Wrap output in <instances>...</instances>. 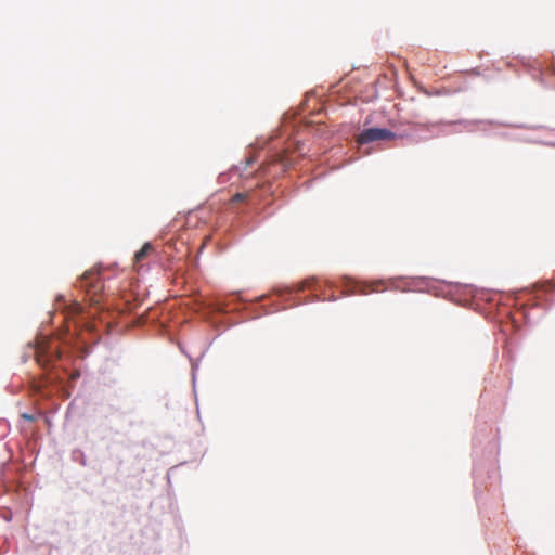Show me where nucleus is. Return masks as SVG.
I'll return each instance as SVG.
<instances>
[{
  "label": "nucleus",
  "mask_w": 555,
  "mask_h": 555,
  "mask_svg": "<svg viewBox=\"0 0 555 555\" xmlns=\"http://www.w3.org/2000/svg\"><path fill=\"white\" fill-rule=\"evenodd\" d=\"M24 417H25V418H27V420H33V417H31V416L26 415V414H24Z\"/></svg>",
  "instance_id": "1a4fd4ad"
},
{
  "label": "nucleus",
  "mask_w": 555,
  "mask_h": 555,
  "mask_svg": "<svg viewBox=\"0 0 555 555\" xmlns=\"http://www.w3.org/2000/svg\"><path fill=\"white\" fill-rule=\"evenodd\" d=\"M248 197H249V193L248 192L235 193L231 197L230 204L233 205V204H236V203L245 202Z\"/></svg>",
  "instance_id": "39448f33"
},
{
  "label": "nucleus",
  "mask_w": 555,
  "mask_h": 555,
  "mask_svg": "<svg viewBox=\"0 0 555 555\" xmlns=\"http://www.w3.org/2000/svg\"><path fill=\"white\" fill-rule=\"evenodd\" d=\"M78 376H79V373H78V372H76V373H74V374L72 375V377H73V378H76V377H78Z\"/></svg>",
  "instance_id": "6e6552de"
},
{
  "label": "nucleus",
  "mask_w": 555,
  "mask_h": 555,
  "mask_svg": "<svg viewBox=\"0 0 555 555\" xmlns=\"http://www.w3.org/2000/svg\"><path fill=\"white\" fill-rule=\"evenodd\" d=\"M36 361L42 367L54 363L61 358L59 346L54 341L39 344L35 351Z\"/></svg>",
  "instance_id": "f257e3e1"
},
{
  "label": "nucleus",
  "mask_w": 555,
  "mask_h": 555,
  "mask_svg": "<svg viewBox=\"0 0 555 555\" xmlns=\"http://www.w3.org/2000/svg\"><path fill=\"white\" fill-rule=\"evenodd\" d=\"M275 162L281 165V171H285L286 168L289 166V164L286 160V157L284 155H276Z\"/></svg>",
  "instance_id": "0eeeda50"
},
{
  "label": "nucleus",
  "mask_w": 555,
  "mask_h": 555,
  "mask_svg": "<svg viewBox=\"0 0 555 555\" xmlns=\"http://www.w3.org/2000/svg\"><path fill=\"white\" fill-rule=\"evenodd\" d=\"M155 253V248L151 243H145L140 250L134 254L133 264L139 271L145 266L146 260Z\"/></svg>",
  "instance_id": "20e7f679"
},
{
  "label": "nucleus",
  "mask_w": 555,
  "mask_h": 555,
  "mask_svg": "<svg viewBox=\"0 0 555 555\" xmlns=\"http://www.w3.org/2000/svg\"><path fill=\"white\" fill-rule=\"evenodd\" d=\"M69 311L68 313L70 314H80L82 313L83 311V307L81 306V304L77 302V301H74L69 307H68Z\"/></svg>",
  "instance_id": "423d86ee"
},
{
  "label": "nucleus",
  "mask_w": 555,
  "mask_h": 555,
  "mask_svg": "<svg viewBox=\"0 0 555 555\" xmlns=\"http://www.w3.org/2000/svg\"><path fill=\"white\" fill-rule=\"evenodd\" d=\"M396 134L387 129L369 128L363 130L357 138V143L360 145L382 140H391Z\"/></svg>",
  "instance_id": "7ed1b4c3"
},
{
  "label": "nucleus",
  "mask_w": 555,
  "mask_h": 555,
  "mask_svg": "<svg viewBox=\"0 0 555 555\" xmlns=\"http://www.w3.org/2000/svg\"><path fill=\"white\" fill-rule=\"evenodd\" d=\"M80 287L85 288L87 294L90 295V300L93 302H99V294L103 288V283L99 276V273L95 272H86L80 281Z\"/></svg>",
  "instance_id": "f03ea898"
}]
</instances>
